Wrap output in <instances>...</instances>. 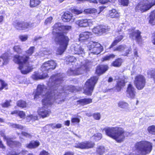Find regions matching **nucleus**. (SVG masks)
I'll list each match as a JSON object with an SVG mask.
<instances>
[{"label": "nucleus", "mask_w": 155, "mask_h": 155, "mask_svg": "<svg viewBox=\"0 0 155 155\" xmlns=\"http://www.w3.org/2000/svg\"><path fill=\"white\" fill-rule=\"evenodd\" d=\"M87 47L89 51V54H97L100 53L103 50V47L101 44L96 42L90 41L89 42Z\"/></svg>", "instance_id": "nucleus-11"}, {"label": "nucleus", "mask_w": 155, "mask_h": 155, "mask_svg": "<svg viewBox=\"0 0 155 155\" xmlns=\"http://www.w3.org/2000/svg\"><path fill=\"white\" fill-rule=\"evenodd\" d=\"M53 34L54 35L56 43L59 45L57 50V54H62L66 50L69 41L68 37L63 33H65L70 30V26L62 25L60 23L55 24L53 27Z\"/></svg>", "instance_id": "nucleus-3"}, {"label": "nucleus", "mask_w": 155, "mask_h": 155, "mask_svg": "<svg viewBox=\"0 0 155 155\" xmlns=\"http://www.w3.org/2000/svg\"><path fill=\"white\" fill-rule=\"evenodd\" d=\"M71 49L75 54L81 55L82 57L84 54V50L80 45L76 44H73L71 45Z\"/></svg>", "instance_id": "nucleus-15"}, {"label": "nucleus", "mask_w": 155, "mask_h": 155, "mask_svg": "<svg viewBox=\"0 0 155 155\" xmlns=\"http://www.w3.org/2000/svg\"><path fill=\"white\" fill-rule=\"evenodd\" d=\"M123 37L122 35H119L116 38L115 40L114 41L111 45L109 48H110L116 45L117 43L123 39Z\"/></svg>", "instance_id": "nucleus-30"}, {"label": "nucleus", "mask_w": 155, "mask_h": 155, "mask_svg": "<svg viewBox=\"0 0 155 155\" xmlns=\"http://www.w3.org/2000/svg\"><path fill=\"white\" fill-rule=\"evenodd\" d=\"M84 12L87 14L94 13L96 15L97 10L95 8H88L84 10Z\"/></svg>", "instance_id": "nucleus-34"}, {"label": "nucleus", "mask_w": 155, "mask_h": 155, "mask_svg": "<svg viewBox=\"0 0 155 155\" xmlns=\"http://www.w3.org/2000/svg\"><path fill=\"white\" fill-rule=\"evenodd\" d=\"M135 154L146 155L149 153L153 148L152 144L147 141H141L137 142L135 145Z\"/></svg>", "instance_id": "nucleus-7"}, {"label": "nucleus", "mask_w": 155, "mask_h": 155, "mask_svg": "<svg viewBox=\"0 0 155 155\" xmlns=\"http://www.w3.org/2000/svg\"><path fill=\"white\" fill-rule=\"evenodd\" d=\"M74 153L72 152L68 151L65 153L64 155H74Z\"/></svg>", "instance_id": "nucleus-64"}, {"label": "nucleus", "mask_w": 155, "mask_h": 155, "mask_svg": "<svg viewBox=\"0 0 155 155\" xmlns=\"http://www.w3.org/2000/svg\"><path fill=\"white\" fill-rule=\"evenodd\" d=\"M17 105L19 107L24 108L26 107V104L24 101L20 100L18 101L17 103Z\"/></svg>", "instance_id": "nucleus-38"}, {"label": "nucleus", "mask_w": 155, "mask_h": 155, "mask_svg": "<svg viewBox=\"0 0 155 155\" xmlns=\"http://www.w3.org/2000/svg\"><path fill=\"white\" fill-rule=\"evenodd\" d=\"M10 101H6L4 103H2L1 104V105L3 107L7 108L10 106Z\"/></svg>", "instance_id": "nucleus-51"}, {"label": "nucleus", "mask_w": 155, "mask_h": 155, "mask_svg": "<svg viewBox=\"0 0 155 155\" xmlns=\"http://www.w3.org/2000/svg\"><path fill=\"white\" fill-rule=\"evenodd\" d=\"M21 134L23 135L24 136L26 137H28V138H31V136L30 134H28V133L25 132H22Z\"/></svg>", "instance_id": "nucleus-60"}, {"label": "nucleus", "mask_w": 155, "mask_h": 155, "mask_svg": "<svg viewBox=\"0 0 155 155\" xmlns=\"http://www.w3.org/2000/svg\"><path fill=\"white\" fill-rule=\"evenodd\" d=\"M155 5V0H152L150 2L144 0L138 3L135 8L136 11L143 12L149 10L152 6Z\"/></svg>", "instance_id": "nucleus-10"}, {"label": "nucleus", "mask_w": 155, "mask_h": 155, "mask_svg": "<svg viewBox=\"0 0 155 155\" xmlns=\"http://www.w3.org/2000/svg\"><path fill=\"white\" fill-rule=\"evenodd\" d=\"M81 64L78 66L74 70V67L72 69H70L68 71L69 75H77L83 73L86 70L89 68L91 64V63L87 60H84L81 61Z\"/></svg>", "instance_id": "nucleus-8"}, {"label": "nucleus", "mask_w": 155, "mask_h": 155, "mask_svg": "<svg viewBox=\"0 0 155 155\" xmlns=\"http://www.w3.org/2000/svg\"><path fill=\"white\" fill-rule=\"evenodd\" d=\"M141 32L138 30L134 31L131 30L130 31H129V37L133 39L136 40L137 42H139L141 41Z\"/></svg>", "instance_id": "nucleus-17"}, {"label": "nucleus", "mask_w": 155, "mask_h": 155, "mask_svg": "<svg viewBox=\"0 0 155 155\" xmlns=\"http://www.w3.org/2000/svg\"><path fill=\"white\" fill-rule=\"evenodd\" d=\"M94 145V143L91 141H85L75 143L74 147L81 149H87L93 148Z\"/></svg>", "instance_id": "nucleus-14"}, {"label": "nucleus", "mask_w": 155, "mask_h": 155, "mask_svg": "<svg viewBox=\"0 0 155 155\" xmlns=\"http://www.w3.org/2000/svg\"><path fill=\"white\" fill-rule=\"evenodd\" d=\"M147 131L150 134H155V125H152L149 126L147 129Z\"/></svg>", "instance_id": "nucleus-41"}, {"label": "nucleus", "mask_w": 155, "mask_h": 155, "mask_svg": "<svg viewBox=\"0 0 155 155\" xmlns=\"http://www.w3.org/2000/svg\"><path fill=\"white\" fill-rule=\"evenodd\" d=\"M39 23V21L38 22H37V23H36L35 22L33 23L26 22V23H25V24L24 25L26 26V29H27V28H32L36 27L38 25Z\"/></svg>", "instance_id": "nucleus-31"}, {"label": "nucleus", "mask_w": 155, "mask_h": 155, "mask_svg": "<svg viewBox=\"0 0 155 155\" xmlns=\"http://www.w3.org/2000/svg\"><path fill=\"white\" fill-rule=\"evenodd\" d=\"M105 151V148L103 146L99 147L97 149V152L100 155H102Z\"/></svg>", "instance_id": "nucleus-39"}, {"label": "nucleus", "mask_w": 155, "mask_h": 155, "mask_svg": "<svg viewBox=\"0 0 155 155\" xmlns=\"http://www.w3.org/2000/svg\"><path fill=\"white\" fill-rule=\"evenodd\" d=\"M19 38L22 41H26L28 39L27 35H21L19 36Z\"/></svg>", "instance_id": "nucleus-55"}, {"label": "nucleus", "mask_w": 155, "mask_h": 155, "mask_svg": "<svg viewBox=\"0 0 155 155\" xmlns=\"http://www.w3.org/2000/svg\"><path fill=\"white\" fill-rule=\"evenodd\" d=\"M29 58L28 56L25 55L19 56L18 55H16L13 58L14 62L19 64L18 68L23 74H27L33 69L32 67L29 66L28 63Z\"/></svg>", "instance_id": "nucleus-5"}, {"label": "nucleus", "mask_w": 155, "mask_h": 155, "mask_svg": "<svg viewBox=\"0 0 155 155\" xmlns=\"http://www.w3.org/2000/svg\"><path fill=\"white\" fill-rule=\"evenodd\" d=\"M19 154V153H17L13 151H12L7 153L8 155H18Z\"/></svg>", "instance_id": "nucleus-59"}, {"label": "nucleus", "mask_w": 155, "mask_h": 155, "mask_svg": "<svg viewBox=\"0 0 155 155\" xmlns=\"http://www.w3.org/2000/svg\"><path fill=\"white\" fill-rule=\"evenodd\" d=\"M106 134L118 143L123 141L125 138L124 131L120 127H107L103 129Z\"/></svg>", "instance_id": "nucleus-4"}, {"label": "nucleus", "mask_w": 155, "mask_h": 155, "mask_svg": "<svg viewBox=\"0 0 155 155\" xmlns=\"http://www.w3.org/2000/svg\"><path fill=\"white\" fill-rule=\"evenodd\" d=\"M116 0H99V2L100 3L104 4L108 2L114 3Z\"/></svg>", "instance_id": "nucleus-50"}, {"label": "nucleus", "mask_w": 155, "mask_h": 155, "mask_svg": "<svg viewBox=\"0 0 155 155\" xmlns=\"http://www.w3.org/2000/svg\"><path fill=\"white\" fill-rule=\"evenodd\" d=\"M50 54L49 51H47L46 48H42L39 53V55L43 56L44 55H47Z\"/></svg>", "instance_id": "nucleus-42"}, {"label": "nucleus", "mask_w": 155, "mask_h": 155, "mask_svg": "<svg viewBox=\"0 0 155 155\" xmlns=\"http://www.w3.org/2000/svg\"><path fill=\"white\" fill-rule=\"evenodd\" d=\"M109 31L107 27L105 26L99 25L94 27L92 30V31L95 34L101 35L106 33Z\"/></svg>", "instance_id": "nucleus-18"}, {"label": "nucleus", "mask_w": 155, "mask_h": 155, "mask_svg": "<svg viewBox=\"0 0 155 155\" xmlns=\"http://www.w3.org/2000/svg\"><path fill=\"white\" fill-rule=\"evenodd\" d=\"M0 83L1 85V87H0V91L4 88H5V89H7V84L3 80L0 79Z\"/></svg>", "instance_id": "nucleus-40"}, {"label": "nucleus", "mask_w": 155, "mask_h": 155, "mask_svg": "<svg viewBox=\"0 0 155 155\" xmlns=\"http://www.w3.org/2000/svg\"><path fill=\"white\" fill-rule=\"evenodd\" d=\"M5 132L3 131H0V135L3 137L4 139L6 141L8 145L10 147H20L21 144L19 142L16 141H13L12 139L8 137L5 136Z\"/></svg>", "instance_id": "nucleus-13"}, {"label": "nucleus", "mask_w": 155, "mask_h": 155, "mask_svg": "<svg viewBox=\"0 0 155 155\" xmlns=\"http://www.w3.org/2000/svg\"><path fill=\"white\" fill-rule=\"evenodd\" d=\"M121 59L120 58H118L113 62V65L114 66L118 67L121 65Z\"/></svg>", "instance_id": "nucleus-43"}, {"label": "nucleus", "mask_w": 155, "mask_h": 155, "mask_svg": "<svg viewBox=\"0 0 155 155\" xmlns=\"http://www.w3.org/2000/svg\"><path fill=\"white\" fill-rule=\"evenodd\" d=\"M18 116L21 118H23L25 117V114L23 111H18Z\"/></svg>", "instance_id": "nucleus-56"}, {"label": "nucleus", "mask_w": 155, "mask_h": 155, "mask_svg": "<svg viewBox=\"0 0 155 155\" xmlns=\"http://www.w3.org/2000/svg\"><path fill=\"white\" fill-rule=\"evenodd\" d=\"M92 102V100L90 98H84L81 99L77 101V104H80L81 105H85L89 104Z\"/></svg>", "instance_id": "nucleus-27"}, {"label": "nucleus", "mask_w": 155, "mask_h": 155, "mask_svg": "<svg viewBox=\"0 0 155 155\" xmlns=\"http://www.w3.org/2000/svg\"><path fill=\"white\" fill-rule=\"evenodd\" d=\"M52 18L51 17L48 18L45 20V24L48 25L51 24L52 22Z\"/></svg>", "instance_id": "nucleus-53"}, {"label": "nucleus", "mask_w": 155, "mask_h": 155, "mask_svg": "<svg viewBox=\"0 0 155 155\" xmlns=\"http://www.w3.org/2000/svg\"><path fill=\"white\" fill-rule=\"evenodd\" d=\"M109 16L111 18H117L119 17V14L115 9L110 10L109 12Z\"/></svg>", "instance_id": "nucleus-28"}, {"label": "nucleus", "mask_w": 155, "mask_h": 155, "mask_svg": "<svg viewBox=\"0 0 155 155\" xmlns=\"http://www.w3.org/2000/svg\"><path fill=\"white\" fill-rule=\"evenodd\" d=\"M14 51L18 53H21L22 52V50L20 47L19 45H15L13 47Z\"/></svg>", "instance_id": "nucleus-44"}, {"label": "nucleus", "mask_w": 155, "mask_h": 155, "mask_svg": "<svg viewBox=\"0 0 155 155\" xmlns=\"http://www.w3.org/2000/svg\"><path fill=\"white\" fill-rule=\"evenodd\" d=\"M44 87L45 85H38L34 95L35 99L40 97V96L44 97L42 100V104L43 106L39 108L38 110V115L43 118L48 117L51 114V110L48 108V107L54 102L59 104L63 100L61 97L56 98L55 97L54 99H51L48 95L44 91Z\"/></svg>", "instance_id": "nucleus-2"}, {"label": "nucleus", "mask_w": 155, "mask_h": 155, "mask_svg": "<svg viewBox=\"0 0 155 155\" xmlns=\"http://www.w3.org/2000/svg\"><path fill=\"white\" fill-rule=\"evenodd\" d=\"M37 119L38 117L36 115H30L28 116L27 117V119L28 122H29L31 120H36Z\"/></svg>", "instance_id": "nucleus-45"}, {"label": "nucleus", "mask_w": 155, "mask_h": 155, "mask_svg": "<svg viewBox=\"0 0 155 155\" xmlns=\"http://www.w3.org/2000/svg\"><path fill=\"white\" fill-rule=\"evenodd\" d=\"M40 3V0H30V5L31 7L37 6Z\"/></svg>", "instance_id": "nucleus-36"}, {"label": "nucleus", "mask_w": 155, "mask_h": 155, "mask_svg": "<svg viewBox=\"0 0 155 155\" xmlns=\"http://www.w3.org/2000/svg\"><path fill=\"white\" fill-rule=\"evenodd\" d=\"M66 60L69 63L75 64L76 59L75 57L73 56H68L66 58Z\"/></svg>", "instance_id": "nucleus-33"}, {"label": "nucleus", "mask_w": 155, "mask_h": 155, "mask_svg": "<svg viewBox=\"0 0 155 155\" xmlns=\"http://www.w3.org/2000/svg\"><path fill=\"white\" fill-rule=\"evenodd\" d=\"M64 76L63 73L52 76L48 83V87L46 88L45 86L44 87V91L51 99H54L55 97L56 98L61 97L63 99L59 104L64 102V99L66 92H64L62 86L60 85Z\"/></svg>", "instance_id": "nucleus-1"}, {"label": "nucleus", "mask_w": 155, "mask_h": 155, "mask_svg": "<svg viewBox=\"0 0 155 155\" xmlns=\"http://www.w3.org/2000/svg\"><path fill=\"white\" fill-rule=\"evenodd\" d=\"M26 22H23L16 21H14L13 25L17 29L19 30H25L26 29V26L24 25Z\"/></svg>", "instance_id": "nucleus-21"}, {"label": "nucleus", "mask_w": 155, "mask_h": 155, "mask_svg": "<svg viewBox=\"0 0 155 155\" xmlns=\"http://www.w3.org/2000/svg\"><path fill=\"white\" fill-rule=\"evenodd\" d=\"M35 49L34 47H31L26 51V53L28 56H31L33 53Z\"/></svg>", "instance_id": "nucleus-49"}, {"label": "nucleus", "mask_w": 155, "mask_h": 155, "mask_svg": "<svg viewBox=\"0 0 155 155\" xmlns=\"http://www.w3.org/2000/svg\"><path fill=\"white\" fill-rule=\"evenodd\" d=\"M82 12V10H79L78 9H77L76 8H74L72 10V12L77 15H78L81 13Z\"/></svg>", "instance_id": "nucleus-52"}, {"label": "nucleus", "mask_w": 155, "mask_h": 155, "mask_svg": "<svg viewBox=\"0 0 155 155\" xmlns=\"http://www.w3.org/2000/svg\"><path fill=\"white\" fill-rule=\"evenodd\" d=\"M91 33L90 32H84L81 33L79 35V40L81 41H84L86 44H88L87 42L89 41L90 36L91 35Z\"/></svg>", "instance_id": "nucleus-19"}, {"label": "nucleus", "mask_w": 155, "mask_h": 155, "mask_svg": "<svg viewBox=\"0 0 155 155\" xmlns=\"http://www.w3.org/2000/svg\"><path fill=\"white\" fill-rule=\"evenodd\" d=\"M108 68V67L106 65H101L97 66L96 72L98 74H101L107 71Z\"/></svg>", "instance_id": "nucleus-24"}, {"label": "nucleus", "mask_w": 155, "mask_h": 155, "mask_svg": "<svg viewBox=\"0 0 155 155\" xmlns=\"http://www.w3.org/2000/svg\"><path fill=\"white\" fill-rule=\"evenodd\" d=\"M115 55L113 54H111L109 55L106 56L103 58L102 61H105L108 60L111 58H113L115 57Z\"/></svg>", "instance_id": "nucleus-47"}, {"label": "nucleus", "mask_w": 155, "mask_h": 155, "mask_svg": "<svg viewBox=\"0 0 155 155\" xmlns=\"http://www.w3.org/2000/svg\"><path fill=\"white\" fill-rule=\"evenodd\" d=\"M149 22L153 24L155 23V10L150 14V16Z\"/></svg>", "instance_id": "nucleus-32"}, {"label": "nucleus", "mask_w": 155, "mask_h": 155, "mask_svg": "<svg viewBox=\"0 0 155 155\" xmlns=\"http://www.w3.org/2000/svg\"><path fill=\"white\" fill-rule=\"evenodd\" d=\"M93 117L95 119L98 120L100 119L101 115L99 113H95L93 114Z\"/></svg>", "instance_id": "nucleus-54"}, {"label": "nucleus", "mask_w": 155, "mask_h": 155, "mask_svg": "<svg viewBox=\"0 0 155 155\" xmlns=\"http://www.w3.org/2000/svg\"><path fill=\"white\" fill-rule=\"evenodd\" d=\"M98 78L97 77H93L86 81L83 88L84 93L85 94L87 95H91Z\"/></svg>", "instance_id": "nucleus-9"}, {"label": "nucleus", "mask_w": 155, "mask_h": 155, "mask_svg": "<svg viewBox=\"0 0 155 155\" xmlns=\"http://www.w3.org/2000/svg\"><path fill=\"white\" fill-rule=\"evenodd\" d=\"M119 3L123 6H127L129 3L128 0H118Z\"/></svg>", "instance_id": "nucleus-48"}, {"label": "nucleus", "mask_w": 155, "mask_h": 155, "mask_svg": "<svg viewBox=\"0 0 155 155\" xmlns=\"http://www.w3.org/2000/svg\"><path fill=\"white\" fill-rule=\"evenodd\" d=\"M151 77L153 78L155 81V69H153L151 72Z\"/></svg>", "instance_id": "nucleus-58"}, {"label": "nucleus", "mask_w": 155, "mask_h": 155, "mask_svg": "<svg viewBox=\"0 0 155 155\" xmlns=\"http://www.w3.org/2000/svg\"><path fill=\"white\" fill-rule=\"evenodd\" d=\"M76 23L81 27H86L92 24L91 20L89 19L78 20L76 22Z\"/></svg>", "instance_id": "nucleus-20"}, {"label": "nucleus", "mask_w": 155, "mask_h": 155, "mask_svg": "<svg viewBox=\"0 0 155 155\" xmlns=\"http://www.w3.org/2000/svg\"><path fill=\"white\" fill-rule=\"evenodd\" d=\"M10 55H11V54L6 53L3 54L1 57H0V59L2 58L3 60V65H6L8 63L9 60L10 58ZM1 61V60L0 59V62Z\"/></svg>", "instance_id": "nucleus-23"}, {"label": "nucleus", "mask_w": 155, "mask_h": 155, "mask_svg": "<svg viewBox=\"0 0 155 155\" xmlns=\"http://www.w3.org/2000/svg\"><path fill=\"white\" fill-rule=\"evenodd\" d=\"M40 145V143L38 141H31L28 144L25 145V147L28 148H35Z\"/></svg>", "instance_id": "nucleus-26"}, {"label": "nucleus", "mask_w": 155, "mask_h": 155, "mask_svg": "<svg viewBox=\"0 0 155 155\" xmlns=\"http://www.w3.org/2000/svg\"><path fill=\"white\" fill-rule=\"evenodd\" d=\"M73 18L72 14L69 12L64 13L62 17V19L64 22H68L70 21H73L74 20Z\"/></svg>", "instance_id": "nucleus-22"}, {"label": "nucleus", "mask_w": 155, "mask_h": 155, "mask_svg": "<svg viewBox=\"0 0 155 155\" xmlns=\"http://www.w3.org/2000/svg\"><path fill=\"white\" fill-rule=\"evenodd\" d=\"M89 0H77L76 2L77 4H80L81 3H83L85 1L88 2Z\"/></svg>", "instance_id": "nucleus-63"}, {"label": "nucleus", "mask_w": 155, "mask_h": 155, "mask_svg": "<svg viewBox=\"0 0 155 155\" xmlns=\"http://www.w3.org/2000/svg\"><path fill=\"white\" fill-rule=\"evenodd\" d=\"M57 65V64L54 60H51L45 62L41 66V70L43 74H41L38 72H35L32 75V78L35 80L43 79L46 78L48 74L47 72L54 69Z\"/></svg>", "instance_id": "nucleus-6"}, {"label": "nucleus", "mask_w": 155, "mask_h": 155, "mask_svg": "<svg viewBox=\"0 0 155 155\" xmlns=\"http://www.w3.org/2000/svg\"><path fill=\"white\" fill-rule=\"evenodd\" d=\"M11 126L13 127L16 128L20 130H23L25 127H24L22 125L17 124H11Z\"/></svg>", "instance_id": "nucleus-46"}, {"label": "nucleus", "mask_w": 155, "mask_h": 155, "mask_svg": "<svg viewBox=\"0 0 155 155\" xmlns=\"http://www.w3.org/2000/svg\"><path fill=\"white\" fill-rule=\"evenodd\" d=\"M134 83L137 88L138 90H141L143 89L145 86V78L142 75H137L135 78Z\"/></svg>", "instance_id": "nucleus-12"}, {"label": "nucleus", "mask_w": 155, "mask_h": 155, "mask_svg": "<svg viewBox=\"0 0 155 155\" xmlns=\"http://www.w3.org/2000/svg\"><path fill=\"white\" fill-rule=\"evenodd\" d=\"M126 49V46L125 45H120L114 49V51H122Z\"/></svg>", "instance_id": "nucleus-37"}, {"label": "nucleus", "mask_w": 155, "mask_h": 155, "mask_svg": "<svg viewBox=\"0 0 155 155\" xmlns=\"http://www.w3.org/2000/svg\"><path fill=\"white\" fill-rule=\"evenodd\" d=\"M71 121L73 123H78L80 121V120L78 118L74 117L71 119Z\"/></svg>", "instance_id": "nucleus-57"}, {"label": "nucleus", "mask_w": 155, "mask_h": 155, "mask_svg": "<svg viewBox=\"0 0 155 155\" xmlns=\"http://www.w3.org/2000/svg\"><path fill=\"white\" fill-rule=\"evenodd\" d=\"M136 93V90L134 86L130 84H129L126 91L127 96L129 98L133 99L135 98Z\"/></svg>", "instance_id": "nucleus-16"}, {"label": "nucleus", "mask_w": 155, "mask_h": 155, "mask_svg": "<svg viewBox=\"0 0 155 155\" xmlns=\"http://www.w3.org/2000/svg\"><path fill=\"white\" fill-rule=\"evenodd\" d=\"M118 106L120 108L122 109H128L129 108L128 104L123 101H120L118 103Z\"/></svg>", "instance_id": "nucleus-29"}, {"label": "nucleus", "mask_w": 155, "mask_h": 155, "mask_svg": "<svg viewBox=\"0 0 155 155\" xmlns=\"http://www.w3.org/2000/svg\"><path fill=\"white\" fill-rule=\"evenodd\" d=\"M39 155H48V153L45 150H43L40 152Z\"/></svg>", "instance_id": "nucleus-62"}, {"label": "nucleus", "mask_w": 155, "mask_h": 155, "mask_svg": "<svg viewBox=\"0 0 155 155\" xmlns=\"http://www.w3.org/2000/svg\"><path fill=\"white\" fill-rule=\"evenodd\" d=\"M125 82L124 80L119 79L117 82V84L115 87V89L117 92L120 91L122 88L125 86Z\"/></svg>", "instance_id": "nucleus-25"}, {"label": "nucleus", "mask_w": 155, "mask_h": 155, "mask_svg": "<svg viewBox=\"0 0 155 155\" xmlns=\"http://www.w3.org/2000/svg\"><path fill=\"white\" fill-rule=\"evenodd\" d=\"M105 7H104V6H100V7H99V9H100V11L99 12H97V11L96 15L99 14L103 10V9H104V8H105Z\"/></svg>", "instance_id": "nucleus-61"}, {"label": "nucleus", "mask_w": 155, "mask_h": 155, "mask_svg": "<svg viewBox=\"0 0 155 155\" xmlns=\"http://www.w3.org/2000/svg\"><path fill=\"white\" fill-rule=\"evenodd\" d=\"M102 135L100 133H98L93 136L92 138L96 141H98L102 138Z\"/></svg>", "instance_id": "nucleus-35"}]
</instances>
